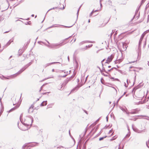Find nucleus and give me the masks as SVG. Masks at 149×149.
Masks as SVG:
<instances>
[{
	"label": "nucleus",
	"mask_w": 149,
	"mask_h": 149,
	"mask_svg": "<svg viewBox=\"0 0 149 149\" xmlns=\"http://www.w3.org/2000/svg\"><path fill=\"white\" fill-rule=\"evenodd\" d=\"M70 37L66 38L64 39L63 41L61 43L58 44V43H53L52 44H51L50 45H47V44H45V45L47 47H48L53 49H56L59 48L60 47L62 46L63 45V43L64 42V41L65 40H67Z\"/></svg>",
	"instance_id": "f257e3e1"
},
{
	"label": "nucleus",
	"mask_w": 149,
	"mask_h": 149,
	"mask_svg": "<svg viewBox=\"0 0 149 149\" xmlns=\"http://www.w3.org/2000/svg\"><path fill=\"white\" fill-rule=\"evenodd\" d=\"M33 121V118L31 117L27 116L25 117L24 122L22 123L25 126H29L31 125Z\"/></svg>",
	"instance_id": "f03ea898"
},
{
	"label": "nucleus",
	"mask_w": 149,
	"mask_h": 149,
	"mask_svg": "<svg viewBox=\"0 0 149 149\" xmlns=\"http://www.w3.org/2000/svg\"><path fill=\"white\" fill-rule=\"evenodd\" d=\"M32 63V62H30L28 64L26 65L24 67L22 68L21 70L17 72V73L13 74L12 76H17L18 75L21 74L22 72L26 70Z\"/></svg>",
	"instance_id": "7ed1b4c3"
},
{
	"label": "nucleus",
	"mask_w": 149,
	"mask_h": 149,
	"mask_svg": "<svg viewBox=\"0 0 149 149\" xmlns=\"http://www.w3.org/2000/svg\"><path fill=\"white\" fill-rule=\"evenodd\" d=\"M13 75H11L10 76H8L7 77L3 76V75H1L0 76V78L2 80H4L6 79H10L12 78H13L16 77L17 76H12Z\"/></svg>",
	"instance_id": "20e7f679"
},
{
	"label": "nucleus",
	"mask_w": 149,
	"mask_h": 149,
	"mask_svg": "<svg viewBox=\"0 0 149 149\" xmlns=\"http://www.w3.org/2000/svg\"><path fill=\"white\" fill-rule=\"evenodd\" d=\"M20 105V104L18 103L15 107L12 108L11 109H10L9 111H8V112L9 113H10L13 111H14V110L17 109L19 107Z\"/></svg>",
	"instance_id": "39448f33"
},
{
	"label": "nucleus",
	"mask_w": 149,
	"mask_h": 149,
	"mask_svg": "<svg viewBox=\"0 0 149 149\" xmlns=\"http://www.w3.org/2000/svg\"><path fill=\"white\" fill-rule=\"evenodd\" d=\"M82 86L81 84L77 85V86L73 88L71 91V93H73L77 91L79 87Z\"/></svg>",
	"instance_id": "423d86ee"
},
{
	"label": "nucleus",
	"mask_w": 149,
	"mask_h": 149,
	"mask_svg": "<svg viewBox=\"0 0 149 149\" xmlns=\"http://www.w3.org/2000/svg\"><path fill=\"white\" fill-rule=\"evenodd\" d=\"M120 108L123 111L125 112L128 116H129L130 115V112L127 111V109L126 108H123L121 107H120Z\"/></svg>",
	"instance_id": "0eeeda50"
},
{
	"label": "nucleus",
	"mask_w": 149,
	"mask_h": 149,
	"mask_svg": "<svg viewBox=\"0 0 149 149\" xmlns=\"http://www.w3.org/2000/svg\"><path fill=\"white\" fill-rule=\"evenodd\" d=\"M140 110L138 109H134L133 111L131 112H130V114H135L138 113Z\"/></svg>",
	"instance_id": "6e6552de"
},
{
	"label": "nucleus",
	"mask_w": 149,
	"mask_h": 149,
	"mask_svg": "<svg viewBox=\"0 0 149 149\" xmlns=\"http://www.w3.org/2000/svg\"><path fill=\"white\" fill-rule=\"evenodd\" d=\"M33 107L34 106H33V105H31V106L30 107L28 110V111L29 113H30L33 112V110H34Z\"/></svg>",
	"instance_id": "1a4fd4ad"
},
{
	"label": "nucleus",
	"mask_w": 149,
	"mask_h": 149,
	"mask_svg": "<svg viewBox=\"0 0 149 149\" xmlns=\"http://www.w3.org/2000/svg\"><path fill=\"white\" fill-rule=\"evenodd\" d=\"M87 42L95 43V42L94 41H88V40L85 41H82V42H80V44L82 45V44H83L84 43H87Z\"/></svg>",
	"instance_id": "9d476101"
},
{
	"label": "nucleus",
	"mask_w": 149,
	"mask_h": 149,
	"mask_svg": "<svg viewBox=\"0 0 149 149\" xmlns=\"http://www.w3.org/2000/svg\"><path fill=\"white\" fill-rule=\"evenodd\" d=\"M58 63V62H52V63H47V64H45L44 65V67L45 68L47 66L50 65H51L54 64L56 63Z\"/></svg>",
	"instance_id": "9b49d317"
},
{
	"label": "nucleus",
	"mask_w": 149,
	"mask_h": 149,
	"mask_svg": "<svg viewBox=\"0 0 149 149\" xmlns=\"http://www.w3.org/2000/svg\"><path fill=\"white\" fill-rule=\"evenodd\" d=\"M142 40H140V39L139 40L138 45V49L139 52L141 50V44L142 43Z\"/></svg>",
	"instance_id": "f8f14e48"
},
{
	"label": "nucleus",
	"mask_w": 149,
	"mask_h": 149,
	"mask_svg": "<svg viewBox=\"0 0 149 149\" xmlns=\"http://www.w3.org/2000/svg\"><path fill=\"white\" fill-rule=\"evenodd\" d=\"M113 58V55H111L110 56H109L107 59L109 62H111Z\"/></svg>",
	"instance_id": "ddd939ff"
},
{
	"label": "nucleus",
	"mask_w": 149,
	"mask_h": 149,
	"mask_svg": "<svg viewBox=\"0 0 149 149\" xmlns=\"http://www.w3.org/2000/svg\"><path fill=\"white\" fill-rule=\"evenodd\" d=\"M105 59H103L101 62V63L102 64V69L103 70V71L105 72H107V71L105 70L103 66V62L105 61Z\"/></svg>",
	"instance_id": "4468645a"
},
{
	"label": "nucleus",
	"mask_w": 149,
	"mask_h": 149,
	"mask_svg": "<svg viewBox=\"0 0 149 149\" xmlns=\"http://www.w3.org/2000/svg\"><path fill=\"white\" fill-rule=\"evenodd\" d=\"M47 101H43L41 103V104H40V106H44L45 105H47Z\"/></svg>",
	"instance_id": "2eb2a0df"
},
{
	"label": "nucleus",
	"mask_w": 149,
	"mask_h": 149,
	"mask_svg": "<svg viewBox=\"0 0 149 149\" xmlns=\"http://www.w3.org/2000/svg\"><path fill=\"white\" fill-rule=\"evenodd\" d=\"M145 34H146L145 32H144V33H143L142 34V35H141V37L140 39V40H143V39L144 36H145Z\"/></svg>",
	"instance_id": "dca6fc26"
},
{
	"label": "nucleus",
	"mask_w": 149,
	"mask_h": 149,
	"mask_svg": "<svg viewBox=\"0 0 149 149\" xmlns=\"http://www.w3.org/2000/svg\"><path fill=\"white\" fill-rule=\"evenodd\" d=\"M63 84H59L57 86L58 89L59 90H61L63 86Z\"/></svg>",
	"instance_id": "f3484780"
},
{
	"label": "nucleus",
	"mask_w": 149,
	"mask_h": 149,
	"mask_svg": "<svg viewBox=\"0 0 149 149\" xmlns=\"http://www.w3.org/2000/svg\"><path fill=\"white\" fill-rule=\"evenodd\" d=\"M111 89L113 91H115L116 92V94L117 93V91L116 89L114 87H111Z\"/></svg>",
	"instance_id": "a211bd4d"
},
{
	"label": "nucleus",
	"mask_w": 149,
	"mask_h": 149,
	"mask_svg": "<svg viewBox=\"0 0 149 149\" xmlns=\"http://www.w3.org/2000/svg\"><path fill=\"white\" fill-rule=\"evenodd\" d=\"M146 102V101L145 100H144L143 101H139L138 104H142L143 103H144Z\"/></svg>",
	"instance_id": "6ab92c4d"
},
{
	"label": "nucleus",
	"mask_w": 149,
	"mask_h": 149,
	"mask_svg": "<svg viewBox=\"0 0 149 149\" xmlns=\"http://www.w3.org/2000/svg\"><path fill=\"white\" fill-rule=\"evenodd\" d=\"M121 61V60L120 59H119L118 60H117L115 61V63H120Z\"/></svg>",
	"instance_id": "aec40b11"
},
{
	"label": "nucleus",
	"mask_w": 149,
	"mask_h": 149,
	"mask_svg": "<svg viewBox=\"0 0 149 149\" xmlns=\"http://www.w3.org/2000/svg\"><path fill=\"white\" fill-rule=\"evenodd\" d=\"M12 42V41H11L10 40L6 43V46H8L11 43V42Z\"/></svg>",
	"instance_id": "412c9836"
},
{
	"label": "nucleus",
	"mask_w": 149,
	"mask_h": 149,
	"mask_svg": "<svg viewBox=\"0 0 149 149\" xmlns=\"http://www.w3.org/2000/svg\"><path fill=\"white\" fill-rule=\"evenodd\" d=\"M57 25V24H54V25H53L52 26H51L49 27L48 29H50V28H51L53 27H59L58 26H55V25Z\"/></svg>",
	"instance_id": "4be33fe9"
},
{
	"label": "nucleus",
	"mask_w": 149,
	"mask_h": 149,
	"mask_svg": "<svg viewBox=\"0 0 149 149\" xmlns=\"http://www.w3.org/2000/svg\"><path fill=\"white\" fill-rule=\"evenodd\" d=\"M57 7H53L52 8H51L50 9H49L47 11V13H46V15L47 14V13H48V12H49V11L50 10H51L52 9H56L57 8Z\"/></svg>",
	"instance_id": "5701e85b"
},
{
	"label": "nucleus",
	"mask_w": 149,
	"mask_h": 149,
	"mask_svg": "<svg viewBox=\"0 0 149 149\" xmlns=\"http://www.w3.org/2000/svg\"><path fill=\"white\" fill-rule=\"evenodd\" d=\"M93 46V45L92 44H91L90 45H88V46H86V48L85 49H86L88 48H90L92 46Z\"/></svg>",
	"instance_id": "b1692460"
},
{
	"label": "nucleus",
	"mask_w": 149,
	"mask_h": 149,
	"mask_svg": "<svg viewBox=\"0 0 149 149\" xmlns=\"http://www.w3.org/2000/svg\"><path fill=\"white\" fill-rule=\"evenodd\" d=\"M81 5L80 7H79L78 10V11H77V18L78 17V15H79V10H80V8H81Z\"/></svg>",
	"instance_id": "393cba45"
},
{
	"label": "nucleus",
	"mask_w": 149,
	"mask_h": 149,
	"mask_svg": "<svg viewBox=\"0 0 149 149\" xmlns=\"http://www.w3.org/2000/svg\"><path fill=\"white\" fill-rule=\"evenodd\" d=\"M146 45V40H145V41L143 42V47L145 48Z\"/></svg>",
	"instance_id": "a878e982"
},
{
	"label": "nucleus",
	"mask_w": 149,
	"mask_h": 149,
	"mask_svg": "<svg viewBox=\"0 0 149 149\" xmlns=\"http://www.w3.org/2000/svg\"><path fill=\"white\" fill-rule=\"evenodd\" d=\"M74 25V24H73L71 26H63V25H61V26H64V27H65V28H70V27H71L72 26Z\"/></svg>",
	"instance_id": "bb28decb"
},
{
	"label": "nucleus",
	"mask_w": 149,
	"mask_h": 149,
	"mask_svg": "<svg viewBox=\"0 0 149 149\" xmlns=\"http://www.w3.org/2000/svg\"><path fill=\"white\" fill-rule=\"evenodd\" d=\"M27 146V144H25L22 146V148L23 149H24Z\"/></svg>",
	"instance_id": "cd10ccee"
},
{
	"label": "nucleus",
	"mask_w": 149,
	"mask_h": 149,
	"mask_svg": "<svg viewBox=\"0 0 149 149\" xmlns=\"http://www.w3.org/2000/svg\"><path fill=\"white\" fill-rule=\"evenodd\" d=\"M120 143H119V147L118 148V149H123V147H124V146H123L122 148H121L120 147Z\"/></svg>",
	"instance_id": "c85d7f7f"
},
{
	"label": "nucleus",
	"mask_w": 149,
	"mask_h": 149,
	"mask_svg": "<svg viewBox=\"0 0 149 149\" xmlns=\"http://www.w3.org/2000/svg\"><path fill=\"white\" fill-rule=\"evenodd\" d=\"M94 13V10H93L92 11V12L91 13H90V17Z\"/></svg>",
	"instance_id": "c756f323"
},
{
	"label": "nucleus",
	"mask_w": 149,
	"mask_h": 149,
	"mask_svg": "<svg viewBox=\"0 0 149 149\" xmlns=\"http://www.w3.org/2000/svg\"><path fill=\"white\" fill-rule=\"evenodd\" d=\"M110 62H109V61H108V60L107 59L106 61L105 62V63L109 64Z\"/></svg>",
	"instance_id": "7c9ffc66"
},
{
	"label": "nucleus",
	"mask_w": 149,
	"mask_h": 149,
	"mask_svg": "<svg viewBox=\"0 0 149 149\" xmlns=\"http://www.w3.org/2000/svg\"><path fill=\"white\" fill-rule=\"evenodd\" d=\"M106 137H101L99 139V141H101L102 140H103L104 138H105Z\"/></svg>",
	"instance_id": "2f4dec72"
},
{
	"label": "nucleus",
	"mask_w": 149,
	"mask_h": 149,
	"mask_svg": "<svg viewBox=\"0 0 149 149\" xmlns=\"http://www.w3.org/2000/svg\"><path fill=\"white\" fill-rule=\"evenodd\" d=\"M38 42L39 44H40V42H42V43H43V44H45H45H46L45 43L43 42H42V41H38Z\"/></svg>",
	"instance_id": "473e14b6"
},
{
	"label": "nucleus",
	"mask_w": 149,
	"mask_h": 149,
	"mask_svg": "<svg viewBox=\"0 0 149 149\" xmlns=\"http://www.w3.org/2000/svg\"><path fill=\"white\" fill-rule=\"evenodd\" d=\"M114 30H112V32L111 33L110 37H111V36H112V34L114 33Z\"/></svg>",
	"instance_id": "72a5a7b5"
},
{
	"label": "nucleus",
	"mask_w": 149,
	"mask_h": 149,
	"mask_svg": "<svg viewBox=\"0 0 149 149\" xmlns=\"http://www.w3.org/2000/svg\"><path fill=\"white\" fill-rule=\"evenodd\" d=\"M113 68H115V69L116 70H118L116 68H112L111 69H110V70H113Z\"/></svg>",
	"instance_id": "f704fd0d"
},
{
	"label": "nucleus",
	"mask_w": 149,
	"mask_h": 149,
	"mask_svg": "<svg viewBox=\"0 0 149 149\" xmlns=\"http://www.w3.org/2000/svg\"><path fill=\"white\" fill-rule=\"evenodd\" d=\"M36 143H34L31 146L32 147H33L36 146V144H36Z\"/></svg>",
	"instance_id": "c9c22d12"
},
{
	"label": "nucleus",
	"mask_w": 149,
	"mask_h": 149,
	"mask_svg": "<svg viewBox=\"0 0 149 149\" xmlns=\"http://www.w3.org/2000/svg\"><path fill=\"white\" fill-rule=\"evenodd\" d=\"M144 2V0H142L141 2V5H142L143 3Z\"/></svg>",
	"instance_id": "e433bc0d"
},
{
	"label": "nucleus",
	"mask_w": 149,
	"mask_h": 149,
	"mask_svg": "<svg viewBox=\"0 0 149 149\" xmlns=\"http://www.w3.org/2000/svg\"><path fill=\"white\" fill-rule=\"evenodd\" d=\"M44 86V85H42L41 87L40 88V90H39V92H40L42 90V88H43V87Z\"/></svg>",
	"instance_id": "4c0bfd02"
},
{
	"label": "nucleus",
	"mask_w": 149,
	"mask_h": 149,
	"mask_svg": "<svg viewBox=\"0 0 149 149\" xmlns=\"http://www.w3.org/2000/svg\"><path fill=\"white\" fill-rule=\"evenodd\" d=\"M66 75H61L60 76V77H66Z\"/></svg>",
	"instance_id": "58836bf2"
},
{
	"label": "nucleus",
	"mask_w": 149,
	"mask_h": 149,
	"mask_svg": "<svg viewBox=\"0 0 149 149\" xmlns=\"http://www.w3.org/2000/svg\"><path fill=\"white\" fill-rule=\"evenodd\" d=\"M42 130H40V134H42Z\"/></svg>",
	"instance_id": "ea45409f"
},
{
	"label": "nucleus",
	"mask_w": 149,
	"mask_h": 149,
	"mask_svg": "<svg viewBox=\"0 0 149 149\" xmlns=\"http://www.w3.org/2000/svg\"><path fill=\"white\" fill-rule=\"evenodd\" d=\"M122 97V96H121V97H120L118 99V100H117V103L120 100V99Z\"/></svg>",
	"instance_id": "a19ab883"
},
{
	"label": "nucleus",
	"mask_w": 149,
	"mask_h": 149,
	"mask_svg": "<svg viewBox=\"0 0 149 149\" xmlns=\"http://www.w3.org/2000/svg\"><path fill=\"white\" fill-rule=\"evenodd\" d=\"M88 76H87L86 77V79H85V82H84V83H85V82H86V79H87V77H88Z\"/></svg>",
	"instance_id": "79ce46f5"
},
{
	"label": "nucleus",
	"mask_w": 149,
	"mask_h": 149,
	"mask_svg": "<svg viewBox=\"0 0 149 149\" xmlns=\"http://www.w3.org/2000/svg\"><path fill=\"white\" fill-rule=\"evenodd\" d=\"M128 84H125V86L126 87H127L128 86Z\"/></svg>",
	"instance_id": "37998d69"
},
{
	"label": "nucleus",
	"mask_w": 149,
	"mask_h": 149,
	"mask_svg": "<svg viewBox=\"0 0 149 149\" xmlns=\"http://www.w3.org/2000/svg\"><path fill=\"white\" fill-rule=\"evenodd\" d=\"M143 130H142V131H139L138 132V133H141V132L143 131Z\"/></svg>",
	"instance_id": "c03bdc74"
},
{
	"label": "nucleus",
	"mask_w": 149,
	"mask_h": 149,
	"mask_svg": "<svg viewBox=\"0 0 149 149\" xmlns=\"http://www.w3.org/2000/svg\"><path fill=\"white\" fill-rule=\"evenodd\" d=\"M146 145L147 146V147L149 148V147H148V142H146Z\"/></svg>",
	"instance_id": "a18cd8bd"
},
{
	"label": "nucleus",
	"mask_w": 149,
	"mask_h": 149,
	"mask_svg": "<svg viewBox=\"0 0 149 149\" xmlns=\"http://www.w3.org/2000/svg\"><path fill=\"white\" fill-rule=\"evenodd\" d=\"M46 40V41L49 44H50V43L47 40Z\"/></svg>",
	"instance_id": "49530a36"
},
{
	"label": "nucleus",
	"mask_w": 149,
	"mask_h": 149,
	"mask_svg": "<svg viewBox=\"0 0 149 149\" xmlns=\"http://www.w3.org/2000/svg\"><path fill=\"white\" fill-rule=\"evenodd\" d=\"M134 61H132V62H130L129 63H134Z\"/></svg>",
	"instance_id": "de8ad7c7"
},
{
	"label": "nucleus",
	"mask_w": 149,
	"mask_h": 149,
	"mask_svg": "<svg viewBox=\"0 0 149 149\" xmlns=\"http://www.w3.org/2000/svg\"><path fill=\"white\" fill-rule=\"evenodd\" d=\"M125 44V43H124V42H123V47H124V45Z\"/></svg>",
	"instance_id": "09e8293b"
},
{
	"label": "nucleus",
	"mask_w": 149,
	"mask_h": 149,
	"mask_svg": "<svg viewBox=\"0 0 149 149\" xmlns=\"http://www.w3.org/2000/svg\"><path fill=\"white\" fill-rule=\"evenodd\" d=\"M68 61H69L70 59H69V56H68Z\"/></svg>",
	"instance_id": "8fccbe9b"
},
{
	"label": "nucleus",
	"mask_w": 149,
	"mask_h": 149,
	"mask_svg": "<svg viewBox=\"0 0 149 149\" xmlns=\"http://www.w3.org/2000/svg\"><path fill=\"white\" fill-rule=\"evenodd\" d=\"M27 130V128H26V129H22V130H24V131L26 130Z\"/></svg>",
	"instance_id": "3c124183"
},
{
	"label": "nucleus",
	"mask_w": 149,
	"mask_h": 149,
	"mask_svg": "<svg viewBox=\"0 0 149 149\" xmlns=\"http://www.w3.org/2000/svg\"><path fill=\"white\" fill-rule=\"evenodd\" d=\"M30 42V41H28L27 42V44H28Z\"/></svg>",
	"instance_id": "603ef678"
},
{
	"label": "nucleus",
	"mask_w": 149,
	"mask_h": 149,
	"mask_svg": "<svg viewBox=\"0 0 149 149\" xmlns=\"http://www.w3.org/2000/svg\"><path fill=\"white\" fill-rule=\"evenodd\" d=\"M117 31H116V32H115V33L114 34V36H115L116 34H117Z\"/></svg>",
	"instance_id": "864d4df0"
},
{
	"label": "nucleus",
	"mask_w": 149,
	"mask_h": 149,
	"mask_svg": "<svg viewBox=\"0 0 149 149\" xmlns=\"http://www.w3.org/2000/svg\"><path fill=\"white\" fill-rule=\"evenodd\" d=\"M102 1V0H100V3H101V1Z\"/></svg>",
	"instance_id": "5fc2aeb1"
},
{
	"label": "nucleus",
	"mask_w": 149,
	"mask_h": 149,
	"mask_svg": "<svg viewBox=\"0 0 149 149\" xmlns=\"http://www.w3.org/2000/svg\"><path fill=\"white\" fill-rule=\"evenodd\" d=\"M100 4L101 7H102V3H100Z\"/></svg>",
	"instance_id": "6e6d98bb"
},
{
	"label": "nucleus",
	"mask_w": 149,
	"mask_h": 149,
	"mask_svg": "<svg viewBox=\"0 0 149 149\" xmlns=\"http://www.w3.org/2000/svg\"><path fill=\"white\" fill-rule=\"evenodd\" d=\"M84 111L87 114H88V113H87V112L86 111Z\"/></svg>",
	"instance_id": "4d7b16f0"
},
{
	"label": "nucleus",
	"mask_w": 149,
	"mask_h": 149,
	"mask_svg": "<svg viewBox=\"0 0 149 149\" xmlns=\"http://www.w3.org/2000/svg\"><path fill=\"white\" fill-rule=\"evenodd\" d=\"M29 19H30V18H28L27 19H26V20H29Z\"/></svg>",
	"instance_id": "13d9d810"
},
{
	"label": "nucleus",
	"mask_w": 149,
	"mask_h": 149,
	"mask_svg": "<svg viewBox=\"0 0 149 149\" xmlns=\"http://www.w3.org/2000/svg\"><path fill=\"white\" fill-rule=\"evenodd\" d=\"M128 136V137H129L130 136V135H128V134H127V135H126V136Z\"/></svg>",
	"instance_id": "bf43d9fd"
},
{
	"label": "nucleus",
	"mask_w": 149,
	"mask_h": 149,
	"mask_svg": "<svg viewBox=\"0 0 149 149\" xmlns=\"http://www.w3.org/2000/svg\"><path fill=\"white\" fill-rule=\"evenodd\" d=\"M38 37L36 39L35 43L36 42V40H37V39H38Z\"/></svg>",
	"instance_id": "052dcab7"
},
{
	"label": "nucleus",
	"mask_w": 149,
	"mask_h": 149,
	"mask_svg": "<svg viewBox=\"0 0 149 149\" xmlns=\"http://www.w3.org/2000/svg\"><path fill=\"white\" fill-rule=\"evenodd\" d=\"M8 32H9V31H6V32H4V33H8Z\"/></svg>",
	"instance_id": "680f3d73"
},
{
	"label": "nucleus",
	"mask_w": 149,
	"mask_h": 149,
	"mask_svg": "<svg viewBox=\"0 0 149 149\" xmlns=\"http://www.w3.org/2000/svg\"><path fill=\"white\" fill-rule=\"evenodd\" d=\"M46 93H42V94H43V95H45V94Z\"/></svg>",
	"instance_id": "e2e57ef3"
},
{
	"label": "nucleus",
	"mask_w": 149,
	"mask_h": 149,
	"mask_svg": "<svg viewBox=\"0 0 149 149\" xmlns=\"http://www.w3.org/2000/svg\"><path fill=\"white\" fill-rule=\"evenodd\" d=\"M125 93H126V92H125V93H124L123 94V95L122 96H123L124 95H125Z\"/></svg>",
	"instance_id": "0e129e2a"
},
{
	"label": "nucleus",
	"mask_w": 149,
	"mask_h": 149,
	"mask_svg": "<svg viewBox=\"0 0 149 149\" xmlns=\"http://www.w3.org/2000/svg\"><path fill=\"white\" fill-rule=\"evenodd\" d=\"M34 15L33 14H32V15H31V16L32 17H34Z\"/></svg>",
	"instance_id": "69168bd1"
},
{
	"label": "nucleus",
	"mask_w": 149,
	"mask_h": 149,
	"mask_svg": "<svg viewBox=\"0 0 149 149\" xmlns=\"http://www.w3.org/2000/svg\"><path fill=\"white\" fill-rule=\"evenodd\" d=\"M111 70L110 69V70H108V71L109 72H110L111 71Z\"/></svg>",
	"instance_id": "338daca9"
},
{
	"label": "nucleus",
	"mask_w": 149,
	"mask_h": 149,
	"mask_svg": "<svg viewBox=\"0 0 149 149\" xmlns=\"http://www.w3.org/2000/svg\"><path fill=\"white\" fill-rule=\"evenodd\" d=\"M52 72H54V69H53L52 70Z\"/></svg>",
	"instance_id": "774afa93"
}]
</instances>
